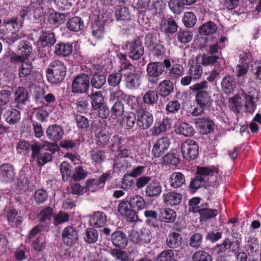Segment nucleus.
Instances as JSON below:
<instances>
[{"instance_id":"f257e3e1","label":"nucleus","mask_w":261,"mask_h":261,"mask_svg":"<svg viewBox=\"0 0 261 261\" xmlns=\"http://www.w3.org/2000/svg\"><path fill=\"white\" fill-rule=\"evenodd\" d=\"M171 66V62L168 59L163 62H155L149 63L146 68V76L148 82L151 84H157L161 79V76L164 71L165 68H169Z\"/></svg>"},{"instance_id":"f03ea898","label":"nucleus","mask_w":261,"mask_h":261,"mask_svg":"<svg viewBox=\"0 0 261 261\" xmlns=\"http://www.w3.org/2000/svg\"><path fill=\"white\" fill-rule=\"evenodd\" d=\"M111 140V143L109 148L112 152H115V156L127 158L130 154L131 146L127 139L118 135H114Z\"/></svg>"},{"instance_id":"7ed1b4c3","label":"nucleus","mask_w":261,"mask_h":261,"mask_svg":"<svg viewBox=\"0 0 261 261\" xmlns=\"http://www.w3.org/2000/svg\"><path fill=\"white\" fill-rule=\"evenodd\" d=\"M66 73V69L64 63L59 60H55L49 65L46 76L49 82L57 84L64 80Z\"/></svg>"},{"instance_id":"20e7f679","label":"nucleus","mask_w":261,"mask_h":261,"mask_svg":"<svg viewBox=\"0 0 261 261\" xmlns=\"http://www.w3.org/2000/svg\"><path fill=\"white\" fill-rule=\"evenodd\" d=\"M242 96L244 100V107L247 112L253 113L256 109L259 100V92L253 87H250L247 90H244Z\"/></svg>"},{"instance_id":"39448f33","label":"nucleus","mask_w":261,"mask_h":261,"mask_svg":"<svg viewBox=\"0 0 261 261\" xmlns=\"http://www.w3.org/2000/svg\"><path fill=\"white\" fill-rule=\"evenodd\" d=\"M137 126L139 129L146 130L150 128L153 123V116L149 112L138 109L136 111Z\"/></svg>"},{"instance_id":"423d86ee","label":"nucleus","mask_w":261,"mask_h":261,"mask_svg":"<svg viewBox=\"0 0 261 261\" xmlns=\"http://www.w3.org/2000/svg\"><path fill=\"white\" fill-rule=\"evenodd\" d=\"M198 145L196 142L188 140L182 143L181 145V151L183 157L188 160H194L198 154Z\"/></svg>"},{"instance_id":"0eeeda50","label":"nucleus","mask_w":261,"mask_h":261,"mask_svg":"<svg viewBox=\"0 0 261 261\" xmlns=\"http://www.w3.org/2000/svg\"><path fill=\"white\" fill-rule=\"evenodd\" d=\"M241 238L233 237L232 240L226 238L221 244H217L214 248V251L217 254L225 252L227 250L231 249L232 252L239 248Z\"/></svg>"},{"instance_id":"6e6552de","label":"nucleus","mask_w":261,"mask_h":261,"mask_svg":"<svg viewBox=\"0 0 261 261\" xmlns=\"http://www.w3.org/2000/svg\"><path fill=\"white\" fill-rule=\"evenodd\" d=\"M151 237L150 230L144 227L139 230H132L129 234L130 241L136 244L148 243Z\"/></svg>"},{"instance_id":"1a4fd4ad","label":"nucleus","mask_w":261,"mask_h":261,"mask_svg":"<svg viewBox=\"0 0 261 261\" xmlns=\"http://www.w3.org/2000/svg\"><path fill=\"white\" fill-rule=\"evenodd\" d=\"M89 87V78L86 74H82L76 76L72 83V91L73 93H86L88 91Z\"/></svg>"},{"instance_id":"9d476101","label":"nucleus","mask_w":261,"mask_h":261,"mask_svg":"<svg viewBox=\"0 0 261 261\" xmlns=\"http://www.w3.org/2000/svg\"><path fill=\"white\" fill-rule=\"evenodd\" d=\"M128 55L133 60L139 59L144 54V47L139 40L127 43L125 45Z\"/></svg>"},{"instance_id":"9b49d317","label":"nucleus","mask_w":261,"mask_h":261,"mask_svg":"<svg viewBox=\"0 0 261 261\" xmlns=\"http://www.w3.org/2000/svg\"><path fill=\"white\" fill-rule=\"evenodd\" d=\"M131 207L132 205L129 201L122 200L118 206V211L120 215L126 218L128 221L135 222L138 220V216L136 212Z\"/></svg>"},{"instance_id":"f8f14e48","label":"nucleus","mask_w":261,"mask_h":261,"mask_svg":"<svg viewBox=\"0 0 261 261\" xmlns=\"http://www.w3.org/2000/svg\"><path fill=\"white\" fill-rule=\"evenodd\" d=\"M141 76L136 71L127 72L124 75V85L127 89L135 90L141 85Z\"/></svg>"},{"instance_id":"ddd939ff","label":"nucleus","mask_w":261,"mask_h":261,"mask_svg":"<svg viewBox=\"0 0 261 261\" xmlns=\"http://www.w3.org/2000/svg\"><path fill=\"white\" fill-rule=\"evenodd\" d=\"M170 144V140L168 137H163L159 139L154 143L152 149L153 156L159 158L162 156L167 150Z\"/></svg>"},{"instance_id":"4468645a","label":"nucleus","mask_w":261,"mask_h":261,"mask_svg":"<svg viewBox=\"0 0 261 261\" xmlns=\"http://www.w3.org/2000/svg\"><path fill=\"white\" fill-rule=\"evenodd\" d=\"M62 237L64 244L68 246H72L78 240V232L75 227L68 226L63 230Z\"/></svg>"},{"instance_id":"2eb2a0df","label":"nucleus","mask_w":261,"mask_h":261,"mask_svg":"<svg viewBox=\"0 0 261 261\" xmlns=\"http://www.w3.org/2000/svg\"><path fill=\"white\" fill-rule=\"evenodd\" d=\"M191 211L193 213H199L200 221H206L209 219L213 218L218 214L217 210L208 208L206 204L202 205L198 207H194Z\"/></svg>"},{"instance_id":"dca6fc26","label":"nucleus","mask_w":261,"mask_h":261,"mask_svg":"<svg viewBox=\"0 0 261 261\" xmlns=\"http://www.w3.org/2000/svg\"><path fill=\"white\" fill-rule=\"evenodd\" d=\"M14 170L12 165L5 164L0 166V181L3 182H9L14 178Z\"/></svg>"},{"instance_id":"f3484780","label":"nucleus","mask_w":261,"mask_h":261,"mask_svg":"<svg viewBox=\"0 0 261 261\" xmlns=\"http://www.w3.org/2000/svg\"><path fill=\"white\" fill-rule=\"evenodd\" d=\"M55 35L53 33L42 31L37 41V45L40 47L51 46L56 42Z\"/></svg>"},{"instance_id":"a211bd4d","label":"nucleus","mask_w":261,"mask_h":261,"mask_svg":"<svg viewBox=\"0 0 261 261\" xmlns=\"http://www.w3.org/2000/svg\"><path fill=\"white\" fill-rule=\"evenodd\" d=\"M107 222V216L105 213L97 211L90 216V224L96 227H101L105 225Z\"/></svg>"},{"instance_id":"6ab92c4d","label":"nucleus","mask_w":261,"mask_h":261,"mask_svg":"<svg viewBox=\"0 0 261 261\" xmlns=\"http://www.w3.org/2000/svg\"><path fill=\"white\" fill-rule=\"evenodd\" d=\"M218 170L215 167H200L197 168V175L205 184L207 183L210 177L212 176L214 173H218Z\"/></svg>"},{"instance_id":"aec40b11","label":"nucleus","mask_w":261,"mask_h":261,"mask_svg":"<svg viewBox=\"0 0 261 261\" xmlns=\"http://www.w3.org/2000/svg\"><path fill=\"white\" fill-rule=\"evenodd\" d=\"M194 0H170L168 3L170 10L176 14H180L184 10L185 6L192 4Z\"/></svg>"},{"instance_id":"412c9836","label":"nucleus","mask_w":261,"mask_h":261,"mask_svg":"<svg viewBox=\"0 0 261 261\" xmlns=\"http://www.w3.org/2000/svg\"><path fill=\"white\" fill-rule=\"evenodd\" d=\"M164 203L169 205H175L179 204L182 200V196L180 194L170 192L165 193L163 195Z\"/></svg>"},{"instance_id":"4be33fe9","label":"nucleus","mask_w":261,"mask_h":261,"mask_svg":"<svg viewBox=\"0 0 261 261\" xmlns=\"http://www.w3.org/2000/svg\"><path fill=\"white\" fill-rule=\"evenodd\" d=\"M63 134L62 128L56 124L50 125L46 130V135L48 138L55 141L60 140Z\"/></svg>"},{"instance_id":"5701e85b","label":"nucleus","mask_w":261,"mask_h":261,"mask_svg":"<svg viewBox=\"0 0 261 261\" xmlns=\"http://www.w3.org/2000/svg\"><path fill=\"white\" fill-rule=\"evenodd\" d=\"M96 143L98 146H104L110 142V134L105 129L97 128L95 133Z\"/></svg>"},{"instance_id":"b1692460","label":"nucleus","mask_w":261,"mask_h":261,"mask_svg":"<svg viewBox=\"0 0 261 261\" xmlns=\"http://www.w3.org/2000/svg\"><path fill=\"white\" fill-rule=\"evenodd\" d=\"M245 248L249 255L255 256L258 253L259 249V244L257 238L253 237H249L247 240Z\"/></svg>"},{"instance_id":"393cba45","label":"nucleus","mask_w":261,"mask_h":261,"mask_svg":"<svg viewBox=\"0 0 261 261\" xmlns=\"http://www.w3.org/2000/svg\"><path fill=\"white\" fill-rule=\"evenodd\" d=\"M222 89L226 94L231 93L236 88V83L233 76L227 75L221 82Z\"/></svg>"},{"instance_id":"a878e982","label":"nucleus","mask_w":261,"mask_h":261,"mask_svg":"<svg viewBox=\"0 0 261 261\" xmlns=\"http://www.w3.org/2000/svg\"><path fill=\"white\" fill-rule=\"evenodd\" d=\"M111 240L113 245L116 247L124 248L127 244V239L126 235L120 231L113 233Z\"/></svg>"},{"instance_id":"bb28decb","label":"nucleus","mask_w":261,"mask_h":261,"mask_svg":"<svg viewBox=\"0 0 261 261\" xmlns=\"http://www.w3.org/2000/svg\"><path fill=\"white\" fill-rule=\"evenodd\" d=\"M195 101L197 105H201L207 108L211 105L212 100L207 92L200 91L197 92L195 95Z\"/></svg>"},{"instance_id":"cd10ccee","label":"nucleus","mask_w":261,"mask_h":261,"mask_svg":"<svg viewBox=\"0 0 261 261\" xmlns=\"http://www.w3.org/2000/svg\"><path fill=\"white\" fill-rule=\"evenodd\" d=\"M182 241L180 234L173 232L169 234L166 240V244L169 248L176 249L180 246Z\"/></svg>"},{"instance_id":"c85d7f7f","label":"nucleus","mask_w":261,"mask_h":261,"mask_svg":"<svg viewBox=\"0 0 261 261\" xmlns=\"http://www.w3.org/2000/svg\"><path fill=\"white\" fill-rule=\"evenodd\" d=\"M174 85L169 80H164L158 86V91L162 97H167L173 92Z\"/></svg>"},{"instance_id":"c756f323","label":"nucleus","mask_w":261,"mask_h":261,"mask_svg":"<svg viewBox=\"0 0 261 261\" xmlns=\"http://www.w3.org/2000/svg\"><path fill=\"white\" fill-rule=\"evenodd\" d=\"M15 107L18 109H20L27 99V91L23 87H19L15 93Z\"/></svg>"},{"instance_id":"7c9ffc66","label":"nucleus","mask_w":261,"mask_h":261,"mask_svg":"<svg viewBox=\"0 0 261 261\" xmlns=\"http://www.w3.org/2000/svg\"><path fill=\"white\" fill-rule=\"evenodd\" d=\"M195 124L203 134H207L213 130L214 123L211 120L204 118H198L196 119Z\"/></svg>"},{"instance_id":"2f4dec72","label":"nucleus","mask_w":261,"mask_h":261,"mask_svg":"<svg viewBox=\"0 0 261 261\" xmlns=\"http://www.w3.org/2000/svg\"><path fill=\"white\" fill-rule=\"evenodd\" d=\"M171 126V120L168 118H165L158 125L154 126L150 130L152 135L158 136L162 133L166 132Z\"/></svg>"},{"instance_id":"473e14b6","label":"nucleus","mask_w":261,"mask_h":261,"mask_svg":"<svg viewBox=\"0 0 261 261\" xmlns=\"http://www.w3.org/2000/svg\"><path fill=\"white\" fill-rule=\"evenodd\" d=\"M185 182V176L180 172H173L169 178L170 186L173 188H179L184 185Z\"/></svg>"},{"instance_id":"72a5a7b5","label":"nucleus","mask_w":261,"mask_h":261,"mask_svg":"<svg viewBox=\"0 0 261 261\" xmlns=\"http://www.w3.org/2000/svg\"><path fill=\"white\" fill-rule=\"evenodd\" d=\"M162 190L160 184L153 181L149 184L146 188L145 193L149 197H154L159 196Z\"/></svg>"},{"instance_id":"f704fd0d","label":"nucleus","mask_w":261,"mask_h":261,"mask_svg":"<svg viewBox=\"0 0 261 261\" xmlns=\"http://www.w3.org/2000/svg\"><path fill=\"white\" fill-rule=\"evenodd\" d=\"M88 97L91 99L92 107L95 110H98L104 105V97L100 91L92 93Z\"/></svg>"},{"instance_id":"c9c22d12","label":"nucleus","mask_w":261,"mask_h":261,"mask_svg":"<svg viewBox=\"0 0 261 261\" xmlns=\"http://www.w3.org/2000/svg\"><path fill=\"white\" fill-rule=\"evenodd\" d=\"M72 51V46L70 44L59 43L56 45L55 54L59 56L66 57L70 55Z\"/></svg>"},{"instance_id":"e433bc0d","label":"nucleus","mask_w":261,"mask_h":261,"mask_svg":"<svg viewBox=\"0 0 261 261\" xmlns=\"http://www.w3.org/2000/svg\"><path fill=\"white\" fill-rule=\"evenodd\" d=\"M7 219L9 224L12 227L20 225L23 219L20 214L15 210H10L7 213Z\"/></svg>"},{"instance_id":"4c0bfd02","label":"nucleus","mask_w":261,"mask_h":261,"mask_svg":"<svg viewBox=\"0 0 261 261\" xmlns=\"http://www.w3.org/2000/svg\"><path fill=\"white\" fill-rule=\"evenodd\" d=\"M168 68L167 74L170 80H176L184 74V68L180 64H176Z\"/></svg>"},{"instance_id":"58836bf2","label":"nucleus","mask_w":261,"mask_h":261,"mask_svg":"<svg viewBox=\"0 0 261 261\" xmlns=\"http://www.w3.org/2000/svg\"><path fill=\"white\" fill-rule=\"evenodd\" d=\"M175 132L186 137H191L194 135V129L192 125L187 123H181L175 128Z\"/></svg>"},{"instance_id":"ea45409f","label":"nucleus","mask_w":261,"mask_h":261,"mask_svg":"<svg viewBox=\"0 0 261 261\" xmlns=\"http://www.w3.org/2000/svg\"><path fill=\"white\" fill-rule=\"evenodd\" d=\"M5 120L10 124L17 123L20 119V114L16 109H11L7 111L4 114Z\"/></svg>"},{"instance_id":"a19ab883","label":"nucleus","mask_w":261,"mask_h":261,"mask_svg":"<svg viewBox=\"0 0 261 261\" xmlns=\"http://www.w3.org/2000/svg\"><path fill=\"white\" fill-rule=\"evenodd\" d=\"M217 27L212 21H207L203 24L199 29V32L202 35H212L216 32Z\"/></svg>"},{"instance_id":"79ce46f5","label":"nucleus","mask_w":261,"mask_h":261,"mask_svg":"<svg viewBox=\"0 0 261 261\" xmlns=\"http://www.w3.org/2000/svg\"><path fill=\"white\" fill-rule=\"evenodd\" d=\"M159 34L156 32L148 33L145 37L146 46L150 49L155 48L159 42Z\"/></svg>"},{"instance_id":"37998d69","label":"nucleus","mask_w":261,"mask_h":261,"mask_svg":"<svg viewBox=\"0 0 261 261\" xmlns=\"http://www.w3.org/2000/svg\"><path fill=\"white\" fill-rule=\"evenodd\" d=\"M33 66L32 62L27 61L21 64L18 68V75L20 78L28 77L32 72Z\"/></svg>"},{"instance_id":"c03bdc74","label":"nucleus","mask_w":261,"mask_h":261,"mask_svg":"<svg viewBox=\"0 0 261 261\" xmlns=\"http://www.w3.org/2000/svg\"><path fill=\"white\" fill-rule=\"evenodd\" d=\"M67 27L71 31H79L82 30L84 27L83 21L81 18L74 17L67 22Z\"/></svg>"},{"instance_id":"a18cd8bd","label":"nucleus","mask_w":261,"mask_h":261,"mask_svg":"<svg viewBox=\"0 0 261 261\" xmlns=\"http://www.w3.org/2000/svg\"><path fill=\"white\" fill-rule=\"evenodd\" d=\"M161 27L166 33H173L177 30V25L175 21L171 18L163 19L161 21Z\"/></svg>"},{"instance_id":"49530a36","label":"nucleus","mask_w":261,"mask_h":261,"mask_svg":"<svg viewBox=\"0 0 261 261\" xmlns=\"http://www.w3.org/2000/svg\"><path fill=\"white\" fill-rule=\"evenodd\" d=\"M174 251L172 249L162 251L156 258V261H178Z\"/></svg>"},{"instance_id":"de8ad7c7","label":"nucleus","mask_w":261,"mask_h":261,"mask_svg":"<svg viewBox=\"0 0 261 261\" xmlns=\"http://www.w3.org/2000/svg\"><path fill=\"white\" fill-rule=\"evenodd\" d=\"M159 98L157 92L154 90H149L143 96V101L148 105H153L156 103Z\"/></svg>"},{"instance_id":"09e8293b","label":"nucleus","mask_w":261,"mask_h":261,"mask_svg":"<svg viewBox=\"0 0 261 261\" xmlns=\"http://www.w3.org/2000/svg\"><path fill=\"white\" fill-rule=\"evenodd\" d=\"M115 16L117 20L126 22L130 20V15L128 9L123 7L115 11Z\"/></svg>"},{"instance_id":"8fccbe9b","label":"nucleus","mask_w":261,"mask_h":261,"mask_svg":"<svg viewBox=\"0 0 261 261\" xmlns=\"http://www.w3.org/2000/svg\"><path fill=\"white\" fill-rule=\"evenodd\" d=\"M104 25L102 22L100 23L97 21H95L92 24V34L94 37L96 39H100L104 36Z\"/></svg>"},{"instance_id":"3c124183","label":"nucleus","mask_w":261,"mask_h":261,"mask_svg":"<svg viewBox=\"0 0 261 261\" xmlns=\"http://www.w3.org/2000/svg\"><path fill=\"white\" fill-rule=\"evenodd\" d=\"M132 207L141 210L146 207L144 199L141 196L137 195L132 197L129 200Z\"/></svg>"},{"instance_id":"603ef678","label":"nucleus","mask_w":261,"mask_h":261,"mask_svg":"<svg viewBox=\"0 0 261 261\" xmlns=\"http://www.w3.org/2000/svg\"><path fill=\"white\" fill-rule=\"evenodd\" d=\"M106 78L102 74L94 73L91 80V84L93 87L99 89L106 83Z\"/></svg>"},{"instance_id":"864d4df0","label":"nucleus","mask_w":261,"mask_h":261,"mask_svg":"<svg viewBox=\"0 0 261 261\" xmlns=\"http://www.w3.org/2000/svg\"><path fill=\"white\" fill-rule=\"evenodd\" d=\"M151 3L150 9L154 11V14H160L165 8L166 3L164 0H149Z\"/></svg>"},{"instance_id":"5fc2aeb1","label":"nucleus","mask_w":261,"mask_h":261,"mask_svg":"<svg viewBox=\"0 0 261 261\" xmlns=\"http://www.w3.org/2000/svg\"><path fill=\"white\" fill-rule=\"evenodd\" d=\"M98 238V233L97 231L93 228L87 229L84 236V240L89 243H94L96 242Z\"/></svg>"},{"instance_id":"6e6d98bb","label":"nucleus","mask_w":261,"mask_h":261,"mask_svg":"<svg viewBox=\"0 0 261 261\" xmlns=\"http://www.w3.org/2000/svg\"><path fill=\"white\" fill-rule=\"evenodd\" d=\"M91 159L96 164H100L105 160V152L97 149H93L90 151Z\"/></svg>"},{"instance_id":"4d7b16f0","label":"nucleus","mask_w":261,"mask_h":261,"mask_svg":"<svg viewBox=\"0 0 261 261\" xmlns=\"http://www.w3.org/2000/svg\"><path fill=\"white\" fill-rule=\"evenodd\" d=\"M11 92L9 90H0V113H2L3 107L7 105L11 99Z\"/></svg>"},{"instance_id":"13d9d810","label":"nucleus","mask_w":261,"mask_h":261,"mask_svg":"<svg viewBox=\"0 0 261 261\" xmlns=\"http://www.w3.org/2000/svg\"><path fill=\"white\" fill-rule=\"evenodd\" d=\"M163 219L166 222H173L176 218V212L171 208H165L162 212Z\"/></svg>"},{"instance_id":"bf43d9fd","label":"nucleus","mask_w":261,"mask_h":261,"mask_svg":"<svg viewBox=\"0 0 261 261\" xmlns=\"http://www.w3.org/2000/svg\"><path fill=\"white\" fill-rule=\"evenodd\" d=\"M31 145L25 140H20L16 144V151L18 153L25 155L30 152Z\"/></svg>"},{"instance_id":"052dcab7","label":"nucleus","mask_w":261,"mask_h":261,"mask_svg":"<svg viewBox=\"0 0 261 261\" xmlns=\"http://www.w3.org/2000/svg\"><path fill=\"white\" fill-rule=\"evenodd\" d=\"M192 259L193 261H212V256L202 250L196 251L192 256Z\"/></svg>"},{"instance_id":"680f3d73","label":"nucleus","mask_w":261,"mask_h":261,"mask_svg":"<svg viewBox=\"0 0 261 261\" xmlns=\"http://www.w3.org/2000/svg\"><path fill=\"white\" fill-rule=\"evenodd\" d=\"M203 72L202 67L198 64L192 65L189 70V73L191 77L194 80H198Z\"/></svg>"},{"instance_id":"e2e57ef3","label":"nucleus","mask_w":261,"mask_h":261,"mask_svg":"<svg viewBox=\"0 0 261 261\" xmlns=\"http://www.w3.org/2000/svg\"><path fill=\"white\" fill-rule=\"evenodd\" d=\"M242 98L239 95H235L230 100L231 108L236 112H239L242 107Z\"/></svg>"},{"instance_id":"0e129e2a","label":"nucleus","mask_w":261,"mask_h":261,"mask_svg":"<svg viewBox=\"0 0 261 261\" xmlns=\"http://www.w3.org/2000/svg\"><path fill=\"white\" fill-rule=\"evenodd\" d=\"M184 24L187 27H192L196 23V18L195 14L191 12L185 13L182 19Z\"/></svg>"},{"instance_id":"69168bd1","label":"nucleus","mask_w":261,"mask_h":261,"mask_svg":"<svg viewBox=\"0 0 261 261\" xmlns=\"http://www.w3.org/2000/svg\"><path fill=\"white\" fill-rule=\"evenodd\" d=\"M34 197L35 201L37 203L41 204L44 203L47 200L48 194L46 191L40 189L35 192Z\"/></svg>"},{"instance_id":"338daca9","label":"nucleus","mask_w":261,"mask_h":261,"mask_svg":"<svg viewBox=\"0 0 261 261\" xmlns=\"http://www.w3.org/2000/svg\"><path fill=\"white\" fill-rule=\"evenodd\" d=\"M193 35L188 31H182L178 33L177 39L181 43L189 42L192 39Z\"/></svg>"},{"instance_id":"774afa93","label":"nucleus","mask_w":261,"mask_h":261,"mask_svg":"<svg viewBox=\"0 0 261 261\" xmlns=\"http://www.w3.org/2000/svg\"><path fill=\"white\" fill-rule=\"evenodd\" d=\"M202 242V235L200 233L193 234L190 239V245L191 247L198 248L200 247Z\"/></svg>"}]
</instances>
